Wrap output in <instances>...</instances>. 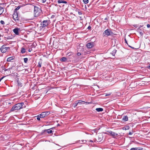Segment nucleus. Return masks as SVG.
I'll use <instances>...</instances> for the list:
<instances>
[{"instance_id":"37998d69","label":"nucleus","mask_w":150,"mask_h":150,"mask_svg":"<svg viewBox=\"0 0 150 150\" xmlns=\"http://www.w3.org/2000/svg\"><path fill=\"white\" fill-rule=\"evenodd\" d=\"M143 26L142 25H140L139 27V28H139V29H140L139 28L142 27Z\"/></svg>"},{"instance_id":"09e8293b","label":"nucleus","mask_w":150,"mask_h":150,"mask_svg":"<svg viewBox=\"0 0 150 150\" xmlns=\"http://www.w3.org/2000/svg\"><path fill=\"white\" fill-rule=\"evenodd\" d=\"M125 42L128 45V43H127V41L126 40V39H125Z\"/></svg>"},{"instance_id":"6e6552de","label":"nucleus","mask_w":150,"mask_h":150,"mask_svg":"<svg viewBox=\"0 0 150 150\" xmlns=\"http://www.w3.org/2000/svg\"><path fill=\"white\" fill-rule=\"evenodd\" d=\"M86 46L88 48H91L94 46V43L93 42L88 43L86 44Z\"/></svg>"},{"instance_id":"6ab92c4d","label":"nucleus","mask_w":150,"mask_h":150,"mask_svg":"<svg viewBox=\"0 0 150 150\" xmlns=\"http://www.w3.org/2000/svg\"><path fill=\"white\" fill-rule=\"evenodd\" d=\"M17 83L18 85L20 87H22V83L19 81H17Z\"/></svg>"},{"instance_id":"cd10ccee","label":"nucleus","mask_w":150,"mask_h":150,"mask_svg":"<svg viewBox=\"0 0 150 150\" xmlns=\"http://www.w3.org/2000/svg\"><path fill=\"white\" fill-rule=\"evenodd\" d=\"M77 102H76L74 104L73 107L74 108H75L77 105H78V104H77Z\"/></svg>"},{"instance_id":"c85d7f7f","label":"nucleus","mask_w":150,"mask_h":150,"mask_svg":"<svg viewBox=\"0 0 150 150\" xmlns=\"http://www.w3.org/2000/svg\"><path fill=\"white\" fill-rule=\"evenodd\" d=\"M20 6H18L15 9V10L16 11H17L18 10L20 9Z\"/></svg>"},{"instance_id":"f3484780","label":"nucleus","mask_w":150,"mask_h":150,"mask_svg":"<svg viewBox=\"0 0 150 150\" xmlns=\"http://www.w3.org/2000/svg\"><path fill=\"white\" fill-rule=\"evenodd\" d=\"M13 59V57H11L8 58L7 59V62H10Z\"/></svg>"},{"instance_id":"49530a36","label":"nucleus","mask_w":150,"mask_h":150,"mask_svg":"<svg viewBox=\"0 0 150 150\" xmlns=\"http://www.w3.org/2000/svg\"><path fill=\"white\" fill-rule=\"evenodd\" d=\"M84 141H81V142H79L80 143H82Z\"/></svg>"},{"instance_id":"ea45409f","label":"nucleus","mask_w":150,"mask_h":150,"mask_svg":"<svg viewBox=\"0 0 150 150\" xmlns=\"http://www.w3.org/2000/svg\"><path fill=\"white\" fill-rule=\"evenodd\" d=\"M132 134V133L131 132H129V135H131Z\"/></svg>"},{"instance_id":"8fccbe9b","label":"nucleus","mask_w":150,"mask_h":150,"mask_svg":"<svg viewBox=\"0 0 150 150\" xmlns=\"http://www.w3.org/2000/svg\"><path fill=\"white\" fill-rule=\"evenodd\" d=\"M79 15H81V12H79Z\"/></svg>"},{"instance_id":"72a5a7b5","label":"nucleus","mask_w":150,"mask_h":150,"mask_svg":"<svg viewBox=\"0 0 150 150\" xmlns=\"http://www.w3.org/2000/svg\"><path fill=\"white\" fill-rule=\"evenodd\" d=\"M32 50V48H29L28 50V51L29 52H31Z\"/></svg>"},{"instance_id":"a18cd8bd","label":"nucleus","mask_w":150,"mask_h":150,"mask_svg":"<svg viewBox=\"0 0 150 150\" xmlns=\"http://www.w3.org/2000/svg\"><path fill=\"white\" fill-rule=\"evenodd\" d=\"M4 78V76H3L2 77L1 79H0L2 80Z\"/></svg>"},{"instance_id":"4468645a","label":"nucleus","mask_w":150,"mask_h":150,"mask_svg":"<svg viewBox=\"0 0 150 150\" xmlns=\"http://www.w3.org/2000/svg\"><path fill=\"white\" fill-rule=\"evenodd\" d=\"M122 120L126 121L128 120V117L127 116H123V118L122 119Z\"/></svg>"},{"instance_id":"b1692460","label":"nucleus","mask_w":150,"mask_h":150,"mask_svg":"<svg viewBox=\"0 0 150 150\" xmlns=\"http://www.w3.org/2000/svg\"><path fill=\"white\" fill-rule=\"evenodd\" d=\"M83 2L85 4H87L88 2V0H83Z\"/></svg>"},{"instance_id":"f257e3e1","label":"nucleus","mask_w":150,"mask_h":150,"mask_svg":"<svg viewBox=\"0 0 150 150\" xmlns=\"http://www.w3.org/2000/svg\"><path fill=\"white\" fill-rule=\"evenodd\" d=\"M24 104L23 103H17L12 107L11 110V111H13L15 110H19L23 108Z\"/></svg>"},{"instance_id":"0eeeda50","label":"nucleus","mask_w":150,"mask_h":150,"mask_svg":"<svg viewBox=\"0 0 150 150\" xmlns=\"http://www.w3.org/2000/svg\"><path fill=\"white\" fill-rule=\"evenodd\" d=\"M44 112H42L41 114L37 116V119L38 120H40V118H43L45 117V115Z\"/></svg>"},{"instance_id":"f8f14e48","label":"nucleus","mask_w":150,"mask_h":150,"mask_svg":"<svg viewBox=\"0 0 150 150\" xmlns=\"http://www.w3.org/2000/svg\"><path fill=\"white\" fill-rule=\"evenodd\" d=\"M60 60L61 62H68L69 61L68 60V59L67 58L64 57L61 58Z\"/></svg>"},{"instance_id":"1a4fd4ad","label":"nucleus","mask_w":150,"mask_h":150,"mask_svg":"<svg viewBox=\"0 0 150 150\" xmlns=\"http://www.w3.org/2000/svg\"><path fill=\"white\" fill-rule=\"evenodd\" d=\"M48 25V23L47 21L45 20L44 21L41 23V25H42L43 27H45Z\"/></svg>"},{"instance_id":"a878e982","label":"nucleus","mask_w":150,"mask_h":150,"mask_svg":"<svg viewBox=\"0 0 150 150\" xmlns=\"http://www.w3.org/2000/svg\"><path fill=\"white\" fill-rule=\"evenodd\" d=\"M116 50H114L112 51V54L113 56H114L116 52Z\"/></svg>"},{"instance_id":"5701e85b","label":"nucleus","mask_w":150,"mask_h":150,"mask_svg":"<svg viewBox=\"0 0 150 150\" xmlns=\"http://www.w3.org/2000/svg\"><path fill=\"white\" fill-rule=\"evenodd\" d=\"M28 61V58H25L24 59V61L25 63H26Z\"/></svg>"},{"instance_id":"f704fd0d","label":"nucleus","mask_w":150,"mask_h":150,"mask_svg":"<svg viewBox=\"0 0 150 150\" xmlns=\"http://www.w3.org/2000/svg\"><path fill=\"white\" fill-rule=\"evenodd\" d=\"M42 3H45L46 1V0H41Z\"/></svg>"},{"instance_id":"bb28decb","label":"nucleus","mask_w":150,"mask_h":150,"mask_svg":"<svg viewBox=\"0 0 150 150\" xmlns=\"http://www.w3.org/2000/svg\"><path fill=\"white\" fill-rule=\"evenodd\" d=\"M64 1H62V0H59L57 1V2L58 3L60 4L61 3H63Z\"/></svg>"},{"instance_id":"423d86ee","label":"nucleus","mask_w":150,"mask_h":150,"mask_svg":"<svg viewBox=\"0 0 150 150\" xmlns=\"http://www.w3.org/2000/svg\"><path fill=\"white\" fill-rule=\"evenodd\" d=\"M8 48V47H6L5 46L3 45L1 47L0 50L1 52L4 53L7 51Z\"/></svg>"},{"instance_id":"2f4dec72","label":"nucleus","mask_w":150,"mask_h":150,"mask_svg":"<svg viewBox=\"0 0 150 150\" xmlns=\"http://www.w3.org/2000/svg\"><path fill=\"white\" fill-rule=\"evenodd\" d=\"M0 23L2 24H5L4 21L2 20L1 21Z\"/></svg>"},{"instance_id":"39448f33","label":"nucleus","mask_w":150,"mask_h":150,"mask_svg":"<svg viewBox=\"0 0 150 150\" xmlns=\"http://www.w3.org/2000/svg\"><path fill=\"white\" fill-rule=\"evenodd\" d=\"M112 33V32L111 30H110L108 29L104 31V32L103 33V34L104 36H109L111 35Z\"/></svg>"},{"instance_id":"603ef678","label":"nucleus","mask_w":150,"mask_h":150,"mask_svg":"<svg viewBox=\"0 0 150 150\" xmlns=\"http://www.w3.org/2000/svg\"><path fill=\"white\" fill-rule=\"evenodd\" d=\"M1 80L0 79V82L1 81Z\"/></svg>"},{"instance_id":"a19ab883","label":"nucleus","mask_w":150,"mask_h":150,"mask_svg":"<svg viewBox=\"0 0 150 150\" xmlns=\"http://www.w3.org/2000/svg\"><path fill=\"white\" fill-rule=\"evenodd\" d=\"M128 46H129V47H131V48H132V49H135V48H134V47H131V46H130V45H128Z\"/></svg>"},{"instance_id":"a211bd4d","label":"nucleus","mask_w":150,"mask_h":150,"mask_svg":"<svg viewBox=\"0 0 150 150\" xmlns=\"http://www.w3.org/2000/svg\"><path fill=\"white\" fill-rule=\"evenodd\" d=\"M85 102L83 101H82L81 100H79L78 102H77V103L78 104V105H80L84 103Z\"/></svg>"},{"instance_id":"9b49d317","label":"nucleus","mask_w":150,"mask_h":150,"mask_svg":"<svg viewBox=\"0 0 150 150\" xmlns=\"http://www.w3.org/2000/svg\"><path fill=\"white\" fill-rule=\"evenodd\" d=\"M20 30V28H16L13 30V31L14 33H15L16 35H19L18 31Z\"/></svg>"},{"instance_id":"9d476101","label":"nucleus","mask_w":150,"mask_h":150,"mask_svg":"<svg viewBox=\"0 0 150 150\" xmlns=\"http://www.w3.org/2000/svg\"><path fill=\"white\" fill-rule=\"evenodd\" d=\"M109 132L114 138L117 137L118 135L117 134L112 131H110Z\"/></svg>"},{"instance_id":"dca6fc26","label":"nucleus","mask_w":150,"mask_h":150,"mask_svg":"<svg viewBox=\"0 0 150 150\" xmlns=\"http://www.w3.org/2000/svg\"><path fill=\"white\" fill-rule=\"evenodd\" d=\"M4 11V9L2 7H0V16L1 15Z\"/></svg>"},{"instance_id":"58836bf2","label":"nucleus","mask_w":150,"mask_h":150,"mask_svg":"<svg viewBox=\"0 0 150 150\" xmlns=\"http://www.w3.org/2000/svg\"><path fill=\"white\" fill-rule=\"evenodd\" d=\"M133 26L135 27L136 28H137V25H133Z\"/></svg>"},{"instance_id":"4be33fe9","label":"nucleus","mask_w":150,"mask_h":150,"mask_svg":"<svg viewBox=\"0 0 150 150\" xmlns=\"http://www.w3.org/2000/svg\"><path fill=\"white\" fill-rule=\"evenodd\" d=\"M138 148L136 147V148H131L130 150H139Z\"/></svg>"},{"instance_id":"c756f323","label":"nucleus","mask_w":150,"mask_h":150,"mask_svg":"<svg viewBox=\"0 0 150 150\" xmlns=\"http://www.w3.org/2000/svg\"><path fill=\"white\" fill-rule=\"evenodd\" d=\"M2 69V71L4 70V71H6L8 70V69H6L4 67H3Z\"/></svg>"},{"instance_id":"79ce46f5","label":"nucleus","mask_w":150,"mask_h":150,"mask_svg":"<svg viewBox=\"0 0 150 150\" xmlns=\"http://www.w3.org/2000/svg\"><path fill=\"white\" fill-rule=\"evenodd\" d=\"M67 2L65 1H64L63 2V3H64V4H67Z\"/></svg>"},{"instance_id":"c9c22d12","label":"nucleus","mask_w":150,"mask_h":150,"mask_svg":"<svg viewBox=\"0 0 150 150\" xmlns=\"http://www.w3.org/2000/svg\"><path fill=\"white\" fill-rule=\"evenodd\" d=\"M88 141L90 142H93V141L92 140H88Z\"/></svg>"},{"instance_id":"3c124183","label":"nucleus","mask_w":150,"mask_h":150,"mask_svg":"<svg viewBox=\"0 0 150 150\" xmlns=\"http://www.w3.org/2000/svg\"><path fill=\"white\" fill-rule=\"evenodd\" d=\"M148 67H149V68L150 69V64H149V66Z\"/></svg>"},{"instance_id":"ddd939ff","label":"nucleus","mask_w":150,"mask_h":150,"mask_svg":"<svg viewBox=\"0 0 150 150\" xmlns=\"http://www.w3.org/2000/svg\"><path fill=\"white\" fill-rule=\"evenodd\" d=\"M137 31L139 33L140 35L141 36H143L144 34L141 29H139V28H137Z\"/></svg>"},{"instance_id":"c03bdc74","label":"nucleus","mask_w":150,"mask_h":150,"mask_svg":"<svg viewBox=\"0 0 150 150\" xmlns=\"http://www.w3.org/2000/svg\"><path fill=\"white\" fill-rule=\"evenodd\" d=\"M91 28V27L89 26L88 27V28L89 29H90Z\"/></svg>"},{"instance_id":"aec40b11","label":"nucleus","mask_w":150,"mask_h":150,"mask_svg":"<svg viewBox=\"0 0 150 150\" xmlns=\"http://www.w3.org/2000/svg\"><path fill=\"white\" fill-rule=\"evenodd\" d=\"M25 52H26V51H25V48H22L21 49V52L22 53H25Z\"/></svg>"},{"instance_id":"20e7f679","label":"nucleus","mask_w":150,"mask_h":150,"mask_svg":"<svg viewBox=\"0 0 150 150\" xmlns=\"http://www.w3.org/2000/svg\"><path fill=\"white\" fill-rule=\"evenodd\" d=\"M103 135L101 133H99L98 134V137L96 140L98 142H101L103 139Z\"/></svg>"},{"instance_id":"de8ad7c7","label":"nucleus","mask_w":150,"mask_h":150,"mask_svg":"<svg viewBox=\"0 0 150 150\" xmlns=\"http://www.w3.org/2000/svg\"><path fill=\"white\" fill-rule=\"evenodd\" d=\"M45 114V117L46 116H47V113H44Z\"/></svg>"},{"instance_id":"f03ea898","label":"nucleus","mask_w":150,"mask_h":150,"mask_svg":"<svg viewBox=\"0 0 150 150\" xmlns=\"http://www.w3.org/2000/svg\"><path fill=\"white\" fill-rule=\"evenodd\" d=\"M42 13V10L40 7H38L37 6H35L34 14L35 17H37L39 16Z\"/></svg>"},{"instance_id":"412c9836","label":"nucleus","mask_w":150,"mask_h":150,"mask_svg":"<svg viewBox=\"0 0 150 150\" xmlns=\"http://www.w3.org/2000/svg\"><path fill=\"white\" fill-rule=\"evenodd\" d=\"M47 132L49 134H51L52 132V131L50 129H48L47 130Z\"/></svg>"},{"instance_id":"4c0bfd02","label":"nucleus","mask_w":150,"mask_h":150,"mask_svg":"<svg viewBox=\"0 0 150 150\" xmlns=\"http://www.w3.org/2000/svg\"><path fill=\"white\" fill-rule=\"evenodd\" d=\"M147 28H149V27H150V25L149 24H147Z\"/></svg>"},{"instance_id":"473e14b6","label":"nucleus","mask_w":150,"mask_h":150,"mask_svg":"<svg viewBox=\"0 0 150 150\" xmlns=\"http://www.w3.org/2000/svg\"><path fill=\"white\" fill-rule=\"evenodd\" d=\"M77 54L78 56H79L81 55V54L80 52H78L77 53Z\"/></svg>"},{"instance_id":"7ed1b4c3","label":"nucleus","mask_w":150,"mask_h":150,"mask_svg":"<svg viewBox=\"0 0 150 150\" xmlns=\"http://www.w3.org/2000/svg\"><path fill=\"white\" fill-rule=\"evenodd\" d=\"M13 19L16 23H18L19 22V18L18 17V13L16 11H14L13 15Z\"/></svg>"},{"instance_id":"e433bc0d","label":"nucleus","mask_w":150,"mask_h":150,"mask_svg":"<svg viewBox=\"0 0 150 150\" xmlns=\"http://www.w3.org/2000/svg\"><path fill=\"white\" fill-rule=\"evenodd\" d=\"M110 94H105V96H110Z\"/></svg>"},{"instance_id":"7c9ffc66","label":"nucleus","mask_w":150,"mask_h":150,"mask_svg":"<svg viewBox=\"0 0 150 150\" xmlns=\"http://www.w3.org/2000/svg\"><path fill=\"white\" fill-rule=\"evenodd\" d=\"M44 112L45 113H46L47 115H49L50 113V112L48 111Z\"/></svg>"},{"instance_id":"393cba45","label":"nucleus","mask_w":150,"mask_h":150,"mask_svg":"<svg viewBox=\"0 0 150 150\" xmlns=\"http://www.w3.org/2000/svg\"><path fill=\"white\" fill-rule=\"evenodd\" d=\"M41 64H42L41 62H39L38 63V66L39 67H41Z\"/></svg>"},{"instance_id":"2eb2a0df","label":"nucleus","mask_w":150,"mask_h":150,"mask_svg":"<svg viewBox=\"0 0 150 150\" xmlns=\"http://www.w3.org/2000/svg\"><path fill=\"white\" fill-rule=\"evenodd\" d=\"M96 110L98 112H102L103 110V109L102 108H96Z\"/></svg>"}]
</instances>
